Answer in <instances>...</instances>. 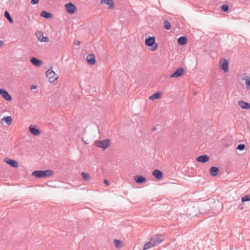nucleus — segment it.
Returning a JSON list of instances; mask_svg holds the SVG:
<instances>
[{"instance_id":"1","label":"nucleus","mask_w":250,"mask_h":250,"mask_svg":"<svg viewBox=\"0 0 250 250\" xmlns=\"http://www.w3.org/2000/svg\"><path fill=\"white\" fill-rule=\"evenodd\" d=\"M164 240V236L159 234L155 235L144 246L143 250H146L158 245Z\"/></svg>"},{"instance_id":"2","label":"nucleus","mask_w":250,"mask_h":250,"mask_svg":"<svg viewBox=\"0 0 250 250\" xmlns=\"http://www.w3.org/2000/svg\"><path fill=\"white\" fill-rule=\"evenodd\" d=\"M54 173L53 170L46 169L44 170H37L32 172V175L38 178H42L52 176Z\"/></svg>"},{"instance_id":"3","label":"nucleus","mask_w":250,"mask_h":250,"mask_svg":"<svg viewBox=\"0 0 250 250\" xmlns=\"http://www.w3.org/2000/svg\"><path fill=\"white\" fill-rule=\"evenodd\" d=\"M145 44L147 46L151 47L152 51L155 50L158 47L157 44L155 43V38L154 36L146 38Z\"/></svg>"},{"instance_id":"4","label":"nucleus","mask_w":250,"mask_h":250,"mask_svg":"<svg viewBox=\"0 0 250 250\" xmlns=\"http://www.w3.org/2000/svg\"><path fill=\"white\" fill-rule=\"evenodd\" d=\"M110 144V140L109 139H106L98 142L97 146L102 148L104 150L106 149Z\"/></svg>"},{"instance_id":"5","label":"nucleus","mask_w":250,"mask_h":250,"mask_svg":"<svg viewBox=\"0 0 250 250\" xmlns=\"http://www.w3.org/2000/svg\"><path fill=\"white\" fill-rule=\"evenodd\" d=\"M46 77L50 83H53L58 79V76L52 69H49L46 72Z\"/></svg>"},{"instance_id":"6","label":"nucleus","mask_w":250,"mask_h":250,"mask_svg":"<svg viewBox=\"0 0 250 250\" xmlns=\"http://www.w3.org/2000/svg\"><path fill=\"white\" fill-rule=\"evenodd\" d=\"M65 7L67 13L70 14H74L76 11V6L74 4L71 2L66 3L65 5Z\"/></svg>"},{"instance_id":"7","label":"nucleus","mask_w":250,"mask_h":250,"mask_svg":"<svg viewBox=\"0 0 250 250\" xmlns=\"http://www.w3.org/2000/svg\"><path fill=\"white\" fill-rule=\"evenodd\" d=\"M0 95L7 101H11L12 100L11 96L4 89L0 88Z\"/></svg>"},{"instance_id":"8","label":"nucleus","mask_w":250,"mask_h":250,"mask_svg":"<svg viewBox=\"0 0 250 250\" xmlns=\"http://www.w3.org/2000/svg\"><path fill=\"white\" fill-rule=\"evenodd\" d=\"M184 72V69L183 67L178 68L174 73L170 75L171 78H176L182 76Z\"/></svg>"},{"instance_id":"9","label":"nucleus","mask_w":250,"mask_h":250,"mask_svg":"<svg viewBox=\"0 0 250 250\" xmlns=\"http://www.w3.org/2000/svg\"><path fill=\"white\" fill-rule=\"evenodd\" d=\"M29 130L32 134L35 136H38L41 133L40 130L37 128L36 126L33 125H30L29 126Z\"/></svg>"},{"instance_id":"10","label":"nucleus","mask_w":250,"mask_h":250,"mask_svg":"<svg viewBox=\"0 0 250 250\" xmlns=\"http://www.w3.org/2000/svg\"><path fill=\"white\" fill-rule=\"evenodd\" d=\"M37 36L38 40L41 42H48L49 38L47 37H44L43 33L41 31L37 33Z\"/></svg>"},{"instance_id":"11","label":"nucleus","mask_w":250,"mask_h":250,"mask_svg":"<svg viewBox=\"0 0 250 250\" xmlns=\"http://www.w3.org/2000/svg\"><path fill=\"white\" fill-rule=\"evenodd\" d=\"M86 61L89 64L93 65L95 63L96 60L94 54H89L86 56Z\"/></svg>"},{"instance_id":"12","label":"nucleus","mask_w":250,"mask_h":250,"mask_svg":"<svg viewBox=\"0 0 250 250\" xmlns=\"http://www.w3.org/2000/svg\"><path fill=\"white\" fill-rule=\"evenodd\" d=\"M209 157L207 155H202L196 158V161L198 162L205 163L209 160Z\"/></svg>"},{"instance_id":"13","label":"nucleus","mask_w":250,"mask_h":250,"mask_svg":"<svg viewBox=\"0 0 250 250\" xmlns=\"http://www.w3.org/2000/svg\"><path fill=\"white\" fill-rule=\"evenodd\" d=\"M101 4H105L108 5V8L110 9L114 8V4L113 0H101Z\"/></svg>"},{"instance_id":"14","label":"nucleus","mask_w":250,"mask_h":250,"mask_svg":"<svg viewBox=\"0 0 250 250\" xmlns=\"http://www.w3.org/2000/svg\"><path fill=\"white\" fill-rule=\"evenodd\" d=\"M30 62L34 65L37 67L40 66L42 64V61L35 57H31L30 59Z\"/></svg>"},{"instance_id":"15","label":"nucleus","mask_w":250,"mask_h":250,"mask_svg":"<svg viewBox=\"0 0 250 250\" xmlns=\"http://www.w3.org/2000/svg\"><path fill=\"white\" fill-rule=\"evenodd\" d=\"M135 181L138 184H141L146 182V178L142 175H135L134 177Z\"/></svg>"},{"instance_id":"16","label":"nucleus","mask_w":250,"mask_h":250,"mask_svg":"<svg viewBox=\"0 0 250 250\" xmlns=\"http://www.w3.org/2000/svg\"><path fill=\"white\" fill-rule=\"evenodd\" d=\"M238 105L242 108L245 109H249L250 108V104L243 101H239Z\"/></svg>"},{"instance_id":"17","label":"nucleus","mask_w":250,"mask_h":250,"mask_svg":"<svg viewBox=\"0 0 250 250\" xmlns=\"http://www.w3.org/2000/svg\"><path fill=\"white\" fill-rule=\"evenodd\" d=\"M152 175L158 180H160L163 177V173L159 169L154 170L152 172Z\"/></svg>"},{"instance_id":"18","label":"nucleus","mask_w":250,"mask_h":250,"mask_svg":"<svg viewBox=\"0 0 250 250\" xmlns=\"http://www.w3.org/2000/svg\"><path fill=\"white\" fill-rule=\"evenodd\" d=\"M220 68L224 71V72H227L229 70L228 62L227 60L224 59L222 63L221 64Z\"/></svg>"},{"instance_id":"19","label":"nucleus","mask_w":250,"mask_h":250,"mask_svg":"<svg viewBox=\"0 0 250 250\" xmlns=\"http://www.w3.org/2000/svg\"><path fill=\"white\" fill-rule=\"evenodd\" d=\"M5 162L7 164L9 165L10 166H11L13 167L17 168L18 167V162L14 160L10 159H6Z\"/></svg>"},{"instance_id":"20","label":"nucleus","mask_w":250,"mask_h":250,"mask_svg":"<svg viewBox=\"0 0 250 250\" xmlns=\"http://www.w3.org/2000/svg\"><path fill=\"white\" fill-rule=\"evenodd\" d=\"M178 43L180 45H184L187 42V39L186 37L181 36L178 39Z\"/></svg>"},{"instance_id":"21","label":"nucleus","mask_w":250,"mask_h":250,"mask_svg":"<svg viewBox=\"0 0 250 250\" xmlns=\"http://www.w3.org/2000/svg\"><path fill=\"white\" fill-rule=\"evenodd\" d=\"M219 172V168L216 167H212L210 169V174L213 176H216Z\"/></svg>"},{"instance_id":"22","label":"nucleus","mask_w":250,"mask_h":250,"mask_svg":"<svg viewBox=\"0 0 250 250\" xmlns=\"http://www.w3.org/2000/svg\"><path fill=\"white\" fill-rule=\"evenodd\" d=\"M41 16L46 19H49L52 17V14L45 11H42L41 13Z\"/></svg>"},{"instance_id":"23","label":"nucleus","mask_w":250,"mask_h":250,"mask_svg":"<svg viewBox=\"0 0 250 250\" xmlns=\"http://www.w3.org/2000/svg\"><path fill=\"white\" fill-rule=\"evenodd\" d=\"M162 93L160 92H157L155 93L154 94H152L151 96L149 97V99L154 100L155 99H158L160 98V95H161Z\"/></svg>"},{"instance_id":"24","label":"nucleus","mask_w":250,"mask_h":250,"mask_svg":"<svg viewBox=\"0 0 250 250\" xmlns=\"http://www.w3.org/2000/svg\"><path fill=\"white\" fill-rule=\"evenodd\" d=\"M12 118L11 116H7L6 117H3L1 119V122L4 121L7 125H10L12 123Z\"/></svg>"},{"instance_id":"25","label":"nucleus","mask_w":250,"mask_h":250,"mask_svg":"<svg viewBox=\"0 0 250 250\" xmlns=\"http://www.w3.org/2000/svg\"><path fill=\"white\" fill-rule=\"evenodd\" d=\"M4 16L10 23H12L13 22V20L11 18L10 13L7 11H5Z\"/></svg>"},{"instance_id":"26","label":"nucleus","mask_w":250,"mask_h":250,"mask_svg":"<svg viewBox=\"0 0 250 250\" xmlns=\"http://www.w3.org/2000/svg\"><path fill=\"white\" fill-rule=\"evenodd\" d=\"M114 244L117 248H120L123 246V242L120 240L115 239Z\"/></svg>"},{"instance_id":"27","label":"nucleus","mask_w":250,"mask_h":250,"mask_svg":"<svg viewBox=\"0 0 250 250\" xmlns=\"http://www.w3.org/2000/svg\"><path fill=\"white\" fill-rule=\"evenodd\" d=\"M81 174L84 181H89L90 180V178L89 177V174L87 173L82 172L81 173Z\"/></svg>"},{"instance_id":"28","label":"nucleus","mask_w":250,"mask_h":250,"mask_svg":"<svg viewBox=\"0 0 250 250\" xmlns=\"http://www.w3.org/2000/svg\"><path fill=\"white\" fill-rule=\"evenodd\" d=\"M164 26L167 30H169L171 28V24L167 21H165L164 22Z\"/></svg>"},{"instance_id":"29","label":"nucleus","mask_w":250,"mask_h":250,"mask_svg":"<svg viewBox=\"0 0 250 250\" xmlns=\"http://www.w3.org/2000/svg\"><path fill=\"white\" fill-rule=\"evenodd\" d=\"M221 10L225 12H227L229 11V5H227V4H223L221 6Z\"/></svg>"},{"instance_id":"30","label":"nucleus","mask_w":250,"mask_h":250,"mask_svg":"<svg viewBox=\"0 0 250 250\" xmlns=\"http://www.w3.org/2000/svg\"><path fill=\"white\" fill-rule=\"evenodd\" d=\"M246 80V85L247 88L250 90V77H247L245 79Z\"/></svg>"},{"instance_id":"31","label":"nucleus","mask_w":250,"mask_h":250,"mask_svg":"<svg viewBox=\"0 0 250 250\" xmlns=\"http://www.w3.org/2000/svg\"><path fill=\"white\" fill-rule=\"evenodd\" d=\"M249 201H250V196L248 195L244 196L241 199V201L242 203Z\"/></svg>"},{"instance_id":"32","label":"nucleus","mask_w":250,"mask_h":250,"mask_svg":"<svg viewBox=\"0 0 250 250\" xmlns=\"http://www.w3.org/2000/svg\"><path fill=\"white\" fill-rule=\"evenodd\" d=\"M245 148V145L244 144H239L236 147L237 149L239 150L240 151H243V150H244Z\"/></svg>"},{"instance_id":"33","label":"nucleus","mask_w":250,"mask_h":250,"mask_svg":"<svg viewBox=\"0 0 250 250\" xmlns=\"http://www.w3.org/2000/svg\"><path fill=\"white\" fill-rule=\"evenodd\" d=\"M39 0H31V3L33 5L37 4L39 3Z\"/></svg>"},{"instance_id":"34","label":"nucleus","mask_w":250,"mask_h":250,"mask_svg":"<svg viewBox=\"0 0 250 250\" xmlns=\"http://www.w3.org/2000/svg\"><path fill=\"white\" fill-rule=\"evenodd\" d=\"M104 183L107 186H109V185H110L109 181L107 180H104Z\"/></svg>"},{"instance_id":"35","label":"nucleus","mask_w":250,"mask_h":250,"mask_svg":"<svg viewBox=\"0 0 250 250\" xmlns=\"http://www.w3.org/2000/svg\"><path fill=\"white\" fill-rule=\"evenodd\" d=\"M36 87H37V86H36V85H32L31 86V89H36Z\"/></svg>"},{"instance_id":"36","label":"nucleus","mask_w":250,"mask_h":250,"mask_svg":"<svg viewBox=\"0 0 250 250\" xmlns=\"http://www.w3.org/2000/svg\"><path fill=\"white\" fill-rule=\"evenodd\" d=\"M74 43L77 44V45H80V42L79 41H75V42H74Z\"/></svg>"},{"instance_id":"37","label":"nucleus","mask_w":250,"mask_h":250,"mask_svg":"<svg viewBox=\"0 0 250 250\" xmlns=\"http://www.w3.org/2000/svg\"><path fill=\"white\" fill-rule=\"evenodd\" d=\"M3 44V42L0 40V47Z\"/></svg>"},{"instance_id":"38","label":"nucleus","mask_w":250,"mask_h":250,"mask_svg":"<svg viewBox=\"0 0 250 250\" xmlns=\"http://www.w3.org/2000/svg\"><path fill=\"white\" fill-rule=\"evenodd\" d=\"M152 129H153V130H156V127H154Z\"/></svg>"}]
</instances>
